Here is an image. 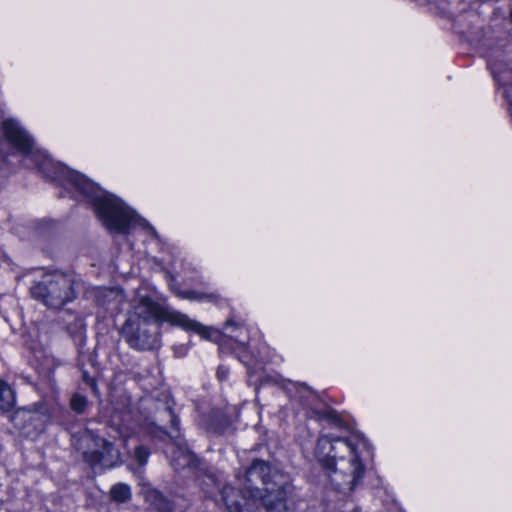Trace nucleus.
<instances>
[{
	"label": "nucleus",
	"mask_w": 512,
	"mask_h": 512,
	"mask_svg": "<svg viewBox=\"0 0 512 512\" xmlns=\"http://www.w3.org/2000/svg\"><path fill=\"white\" fill-rule=\"evenodd\" d=\"M149 455L150 451L146 446L140 445L134 449V459L139 466L138 471L135 473L136 477H140L139 469L146 464Z\"/></svg>",
	"instance_id": "22"
},
{
	"label": "nucleus",
	"mask_w": 512,
	"mask_h": 512,
	"mask_svg": "<svg viewBox=\"0 0 512 512\" xmlns=\"http://www.w3.org/2000/svg\"><path fill=\"white\" fill-rule=\"evenodd\" d=\"M178 296L183 299L188 300H195V301H201V300H208L210 302H217L219 297L216 294H204L197 292L195 290H185L178 292Z\"/></svg>",
	"instance_id": "20"
},
{
	"label": "nucleus",
	"mask_w": 512,
	"mask_h": 512,
	"mask_svg": "<svg viewBox=\"0 0 512 512\" xmlns=\"http://www.w3.org/2000/svg\"><path fill=\"white\" fill-rule=\"evenodd\" d=\"M42 404L34 405V408H19L11 416V420L18 429L25 430L29 426L38 427L42 421L43 412L40 411Z\"/></svg>",
	"instance_id": "13"
},
{
	"label": "nucleus",
	"mask_w": 512,
	"mask_h": 512,
	"mask_svg": "<svg viewBox=\"0 0 512 512\" xmlns=\"http://www.w3.org/2000/svg\"><path fill=\"white\" fill-rule=\"evenodd\" d=\"M94 435L88 431H83L79 434L72 435L71 445L74 449L80 451L83 450L86 445L91 441L95 440Z\"/></svg>",
	"instance_id": "21"
},
{
	"label": "nucleus",
	"mask_w": 512,
	"mask_h": 512,
	"mask_svg": "<svg viewBox=\"0 0 512 512\" xmlns=\"http://www.w3.org/2000/svg\"><path fill=\"white\" fill-rule=\"evenodd\" d=\"M324 417L333 422H337L339 420L338 414L334 410H327L324 412Z\"/></svg>",
	"instance_id": "25"
},
{
	"label": "nucleus",
	"mask_w": 512,
	"mask_h": 512,
	"mask_svg": "<svg viewBox=\"0 0 512 512\" xmlns=\"http://www.w3.org/2000/svg\"><path fill=\"white\" fill-rule=\"evenodd\" d=\"M1 127L0 170L11 172L23 160L27 167L35 166L47 182L61 188L63 166L46 153L34 150L33 138L14 119L4 120Z\"/></svg>",
	"instance_id": "3"
},
{
	"label": "nucleus",
	"mask_w": 512,
	"mask_h": 512,
	"mask_svg": "<svg viewBox=\"0 0 512 512\" xmlns=\"http://www.w3.org/2000/svg\"><path fill=\"white\" fill-rule=\"evenodd\" d=\"M94 300L98 306L103 307L107 312L117 314L122 310L126 297L120 288L101 287L94 291Z\"/></svg>",
	"instance_id": "11"
},
{
	"label": "nucleus",
	"mask_w": 512,
	"mask_h": 512,
	"mask_svg": "<svg viewBox=\"0 0 512 512\" xmlns=\"http://www.w3.org/2000/svg\"><path fill=\"white\" fill-rule=\"evenodd\" d=\"M65 179L66 192L78 193L90 202L97 216L109 230L126 234L134 225H140L154 238L158 237L156 230L150 223L138 216L120 198L102 190L83 174L66 167Z\"/></svg>",
	"instance_id": "2"
},
{
	"label": "nucleus",
	"mask_w": 512,
	"mask_h": 512,
	"mask_svg": "<svg viewBox=\"0 0 512 512\" xmlns=\"http://www.w3.org/2000/svg\"><path fill=\"white\" fill-rule=\"evenodd\" d=\"M251 498L259 500L267 512H285L289 491L279 482H262V487H247Z\"/></svg>",
	"instance_id": "7"
},
{
	"label": "nucleus",
	"mask_w": 512,
	"mask_h": 512,
	"mask_svg": "<svg viewBox=\"0 0 512 512\" xmlns=\"http://www.w3.org/2000/svg\"><path fill=\"white\" fill-rule=\"evenodd\" d=\"M66 280L69 282V291H66V302L72 301L84 291V284L80 278L75 275H66Z\"/></svg>",
	"instance_id": "18"
},
{
	"label": "nucleus",
	"mask_w": 512,
	"mask_h": 512,
	"mask_svg": "<svg viewBox=\"0 0 512 512\" xmlns=\"http://www.w3.org/2000/svg\"><path fill=\"white\" fill-rule=\"evenodd\" d=\"M81 378L84 383H86L87 385L90 386V388L95 396L100 395L99 388L97 386V382L94 377L90 376L87 371L83 370Z\"/></svg>",
	"instance_id": "24"
},
{
	"label": "nucleus",
	"mask_w": 512,
	"mask_h": 512,
	"mask_svg": "<svg viewBox=\"0 0 512 512\" xmlns=\"http://www.w3.org/2000/svg\"><path fill=\"white\" fill-rule=\"evenodd\" d=\"M146 403L148 414L145 421L149 432L161 439L173 438L168 428L179 432V419L173 412L174 402L170 395L162 392L156 398L147 399Z\"/></svg>",
	"instance_id": "5"
},
{
	"label": "nucleus",
	"mask_w": 512,
	"mask_h": 512,
	"mask_svg": "<svg viewBox=\"0 0 512 512\" xmlns=\"http://www.w3.org/2000/svg\"><path fill=\"white\" fill-rule=\"evenodd\" d=\"M222 497L229 512H258L255 507V498H251L247 492V487L234 488L226 484L222 488Z\"/></svg>",
	"instance_id": "10"
},
{
	"label": "nucleus",
	"mask_w": 512,
	"mask_h": 512,
	"mask_svg": "<svg viewBox=\"0 0 512 512\" xmlns=\"http://www.w3.org/2000/svg\"><path fill=\"white\" fill-rule=\"evenodd\" d=\"M146 500L159 512H171V505L159 492L149 490L145 493Z\"/></svg>",
	"instance_id": "17"
},
{
	"label": "nucleus",
	"mask_w": 512,
	"mask_h": 512,
	"mask_svg": "<svg viewBox=\"0 0 512 512\" xmlns=\"http://www.w3.org/2000/svg\"><path fill=\"white\" fill-rule=\"evenodd\" d=\"M95 441L100 446L99 450L93 452L83 451L85 461L93 469L113 468L121 463L120 452L113 443L102 438H96Z\"/></svg>",
	"instance_id": "9"
},
{
	"label": "nucleus",
	"mask_w": 512,
	"mask_h": 512,
	"mask_svg": "<svg viewBox=\"0 0 512 512\" xmlns=\"http://www.w3.org/2000/svg\"><path fill=\"white\" fill-rule=\"evenodd\" d=\"M15 397L7 382L0 379V410L9 411L14 405Z\"/></svg>",
	"instance_id": "15"
},
{
	"label": "nucleus",
	"mask_w": 512,
	"mask_h": 512,
	"mask_svg": "<svg viewBox=\"0 0 512 512\" xmlns=\"http://www.w3.org/2000/svg\"><path fill=\"white\" fill-rule=\"evenodd\" d=\"M163 322L194 331L208 340H216L220 336L218 330L206 327L186 314L164 307L149 297L139 298L133 306V311L121 328V335L131 348L153 350L160 346V324Z\"/></svg>",
	"instance_id": "1"
},
{
	"label": "nucleus",
	"mask_w": 512,
	"mask_h": 512,
	"mask_svg": "<svg viewBox=\"0 0 512 512\" xmlns=\"http://www.w3.org/2000/svg\"><path fill=\"white\" fill-rule=\"evenodd\" d=\"M172 441L171 465L175 470L190 469L197 471L196 476L199 478H216V470L209 467L201 459H199L185 443L174 439Z\"/></svg>",
	"instance_id": "6"
},
{
	"label": "nucleus",
	"mask_w": 512,
	"mask_h": 512,
	"mask_svg": "<svg viewBox=\"0 0 512 512\" xmlns=\"http://www.w3.org/2000/svg\"><path fill=\"white\" fill-rule=\"evenodd\" d=\"M227 375H228L227 368L221 366L217 369V377L219 378V380L226 379Z\"/></svg>",
	"instance_id": "26"
},
{
	"label": "nucleus",
	"mask_w": 512,
	"mask_h": 512,
	"mask_svg": "<svg viewBox=\"0 0 512 512\" xmlns=\"http://www.w3.org/2000/svg\"><path fill=\"white\" fill-rule=\"evenodd\" d=\"M30 294L50 308L61 309L64 305L60 283L52 275H45L35 282L30 288Z\"/></svg>",
	"instance_id": "8"
},
{
	"label": "nucleus",
	"mask_w": 512,
	"mask_h": 512,
	"mask_svg": "<svg viewBox=\"0 0 512 512\" xmlns=\"http://www.w3.org/2000/svg\"><path fill=\"white\" fill-rule=\"evenodd\" d=\"M69 406L72 412L77 415H82L87 412L90 403L84 394L75 392L70 397Z\"/></svg>",
	"instance_id": "16"
},
{
	"label": "nucleus",
	"mask_w": 512,
	"mask_h": 512,
	"mask_svg": "<svg viewBox=\"0 0 512 512\" xmlns=\"http://www.w3.org/2000/svg\"><path fill=\"white\" fill-rule=\"evenodd\" d=\"M488 66L496 82L500 85H508L512 80V68L500 57L490 58Z\"/></svg>",
	"instance_id": "14"
},
{
	"label": "nucleus",
	"mask_w": 512,
	"mask_h": 512,
	"mask_svg": "<svg viewBox=\"0 0 512 512\" xmlns=\"http://www.w3.org/2000/svg\"><path fill=\"white\" fill-rule=\"evenodd\" d=\"M110 495L114 501L122 503L130 499L131 490L127 484L118 483L112 486Z\"/></svg>",
	"instance_id": "19"
},
{
	"label": "nucleus",
	"mask_w": 512,
	"mask_h": 512,
	"mask_svg": "<svg viewBox=\"0 0 512 512\" xmlns=\"http://www.w3.org/2000/svg\"><path fill=\"white\" fill-rule=\"evenodd\" d=\"M315 456L329 474L339 472L343 477L360 480L365 476L357 445L346 438L321 436L317 440Z\"/></svg>",
	"instance_id": "4"
},
{
	"label": "nucleus",
	"mask_w": 512,
	"mask_h": 512,
	"mask_svg": "<svg viewBox=\"0 0 512 512\" xmlns=\"http://www.w3.org/2000/svg\"><path fill=\"white\" fill-rule=\"evenodd\" d=\"M60 222L44 219L39 223L38 229L40 233L53 232L60 229Z\"/></svg>",
	"instance_id": "23"
},
{
	"label": "nucleus",
	"mask_w": 512,
	"mask_h": 512,
	"mask_svg": "<svg viewBox=\"0 0 512 512\" xmlns=\"http://www.w3.org/2000/svg\"><path fill=\"white\" fill-rule=\"evenodd\" d=\"M278 477H283L280 469L269 461L259 458L253 459L250 465L245 468L246 480H269Z\"/></svg>",
	"instance_id": "12"
},
{
	"label": "nucleus",
	"mask_w": 512,
	"mask_h": 512,
	"mask_svg": "<svg viewBox=\"0 0 512 512\" xmlns=\"http://www.w3.org/2000/svg\"><path fill=\"white\" fill-rule=\"evenodd\" d=\"M234 325H235V323H234V321H233L232 319H228V320L226 321V323H225V326H226V327H228V326H234Z\"/></svg>",
	"instance_id": "27"
},
{
	"label": "nucleus",
	"mask_w": 512,
	"mask_h": 512,
	"mask_svg": "<svg viewBox=\"0 0 512 512\" xmlns=\"http://www.w3.org/2000/svg\"><path fill=\"white\" fill-rule=\"evenodd\" d=\"M79 325L83 326V320H79Z\"/></svg>",
	"instance_id": "28"
}]
</instances>
